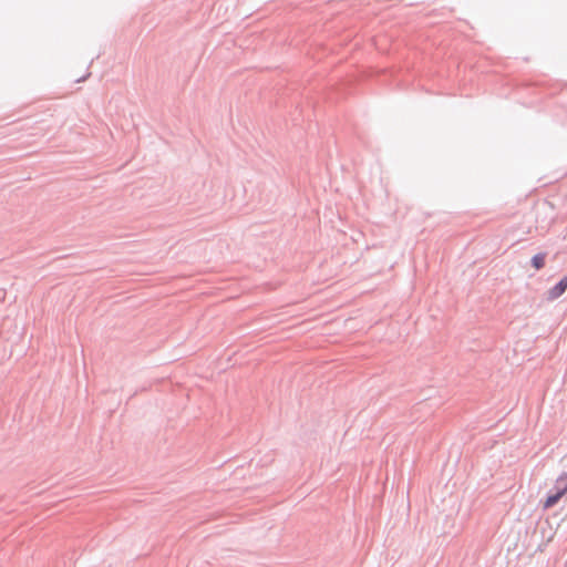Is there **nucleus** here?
I'll list each match as a JSON object with an SVG mask.
<instances>
[{
  "instance_id": "1",
  "label": "nucleus",
  "mask_w": 567,
  "mask_h": 567,
  "mask_svg": "<svg viewBox=\"0 0 567 567\" xmlns=\"http://www.w3.org/2000/svg\"><path fill=\"white\" fill-rule=\"evenodd\" d=\"M556 493L549 495L543 504L544 509H549L567 493V473L561 474L556 480Z\"/></svg>"
},
{
  "instance_id": "2",
  "label": "nucleus",
  "mask_w": 567,
  "mask_h": 567,
  "mask_svg": "<svg viewBox=\"0 0 567 567\" xmlns=\"http://www.w3.org/2000/svg\"><path fill=\"white\" fill-rule=\"evenodd\" d=\"M567 289V275L549 290V298L556 299L560 297Z\"/></svg>"
},
{
  "instance_id": "3",
  "label": "nucleus",
  "mask_w": 567,
  "mask_h": 567,
  "mask_svg": "<svg viewBox=\"0 0 567 567\" xmlns=\"http://www.w3.org/2000/svg\"><path fill=\"white\" fill-rule=\"evenodd\" d=\"M545 254H537L532 258V265L536 270L542 269L545 266Z\"/></svg>"
}]
</instances>
